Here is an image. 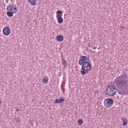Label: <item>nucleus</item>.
<instances>
[{"label": "nucleus", "instance_id": "1", "mask_svg": "<svg viewBox=\"0 0 128 128\" xmlns=\"http://www.w3.org/2000/svg\"><path fill=\"white\" fill-rule=\"evenodd\" d=\"M114 82L118 88V94H128V78L126 74H121L114 80Z\"/></svg>", "mask_w": 128, "mask_h": 128}, {"label": "nucleus", "instance_id": "2", "mask_svg": "<svg viewBox=\"0 0 128 128\" xmlns=\"http://www.w3.org/2000/svg\"><path fill=\"white\" fill-rule=\"evenodd\" d=\"M105 92L107 96H116V92H118V89L114 85H108L106 86Z\"/></svg>", "mask_w": 128, "mask_h": 128}, {"label": "nucleus", "instance_id": "3", "mask_svg": "<svg viewBox=\"0 0 128 128\" xmlns=\"http://www.w3.org/2000/svg\"><path fill=\"white\" fill-rule=\"evenodd\" d=\"M6 10L8 16L12 18V16H14V14L18 12V8L16 6L10 4L6 7Z\"/></svg>", "mask_w": 128, "mask_h": 128}, {"label": "nucleus", "instance_id": "4", "mask_svg": "<svg viewBox=\"0 0 128 128\" xmlns=\"http://www.w3.org/2000/svg\"><path fill=\"white\" fill-rule=\"evenodd\" d=\"M81 74L83 76H84V74H86L88 72H90V70H92V62H90L88 63L82 64L81 68Z\"/></svg>", "mask_w": 128, "mask_h": 128}, {"label": "nucleus", "instance_id": "5", "mask_svg": "<svg viewBox=\"0 0 128 128\" xmlns=\"http://www.w3.org/2000/svg\"><path fill=\"white\" fill-rule=\"evenodd\" d=\"M114 104V100L110 98H106L104 100V105L106 108H112Z\"/></svg>", "mask_w": 128, "mask_h": 128}, {"label": "nucleus", "instance_id": "6", "mask_svg": "<svg viewBox=\"0 0 128 128\" xmlns=\"http://www.w3.org/2000/svg\"><path fill=\"white\" fill-rule=\"evenodd\" d=\"M90 62V58L86 56H82L79 60L78 64L80 66H82V64H88Z\"/></svg>", "mask_w": 128, "mask_h": 128}, {"label": "nucleus", "instance_id": "7", "mask_svg": "<svg viewBox=\"0 0 128 128\" xmlns=\"http://www.w3.org/2000/svg\"><path fill=\"white\" fill-rule=\"evenodd\" d=\"M56 14L58 24H62L64 22V18H62V12H60V10H57Z\"/></svg>", "mask_w": 128, "mask_h": 128}, {"label": "nucleus", "instance_id": "8", "mask_svg": "<svg viewBox=\"0 0 128 128\" xmlns=\"http://www.w3.org/2000/svg\"><path fill=\"white\" fill-rule=\"evenodd\" d=\"M10 28L8 26H5L2 30V34L4 36H8L10 34Z\"/></svg>", "mask_w": 128, "mask_h": 128}, {"label": "nucleus", "instance_id": "9", "mask_svg": "<svg viewBox=\"0 0 128 128\" xmlns=\"http://www.w3.org/2000/svg\"><path fill=\"white\" fill-rule=\"evenodd\" d=\"M64 102V98L60 97V99H56L54 101V104H60V102Z\"/></svg>", "mask_w": 128, "mask_h": 128}, {"label": "nucleus", "instance_id": "10", "mask_svg": "<svg viewBox=\"0 0 128 128\" xmlns=\"http://www.w3.org/2000/svg\"><path fill=\"white\" fill-rule=\"evenodd\" d=\"M57 42H62L64 40V36L62 35H58L56 36Z\"/></svg>", "mask_w": 128, "mask_h": 128}, {"label": "nucleus", "instance_id": "11", "mask_svg": "<svg viewBox=\"0 0 128 128\" xmlns=\"http://www.w3.org/2000/svg\"><path fill=\"white\" fill-rule=\"evenodd\" d=\"M123 122V124H122V126H126L128 124V119L126 118H121Z\"/></svg>", "mask_w": 128, "mask_h": 128}, {"label": "nucleus", "instance_id": "12", "mask_svg": "<svg viewBox=\"0 0 128 128\" xmlns=\"http://www.w3.org/2000/svg\"><path fill=\"white\" fill-rule=\"evenodd\" d=\"M28 2L32 6H36L38 4V0H28Z\"/></svg>", "mask_w": 128, "mask_h": 128}, {"label": "nucleus", "instance_id": "13", "mask_svg": "<svg viewBox=\"0 0 128 128\" xmlns=\"http://www.w3.org/2000/svg\"><path fill=\"white\" fill-rule=\"evenodd\" d=\"M42 82L43 84H48V77H46V78H43L42 80Z\"/></svg>", "mask_w": 128, "mask_h": 128}, {"label": "nucleus", "instance_id": "14", "mask_svg": "<svg viewBox=\"0 0 128 128\" xmlns=\"http://www.w3.org/2000/svg\"><path fill=\"white\" fill-rule=\"evenodd\" d=\"M78 124L79 126H82L84 124V120L82 119L78 120Z\"/></svg>", "mask_w": 128, "mask_h": 128}, {"label": "nucleus", "instance_id": "15", "mask_svg": "<svg viewBox=\"0 0 128 128\" xmlns=\"http://www.w3.org/2000/svg\"><path fill=\"white\" fill-rule=\"evenodd\" d=\"M62 64L63 66H64L66 67V66H68V64H66V60H62Z\"/></svg>", "mask_w": 128, "mask_h": 128}, {"label": "nucleus", "instance_id": "16", "mask_svg": "<svg viewBox=\"0 0 128 128\" xmlns=\"http://www.w3.org/2000/svg\"><path fill=\"white\" fill-rule=\"evenodd\" d=\"M92 50H96V46H92Z\"/></svg>", "mask_w": 128, "mask_h": 128}, {"label": "nucleus", "instance_id": "17", "mask_svg": "<svg viewBox=\"0 0 128 128\" xmlns=\"http://www.w3.org/2000/svg\"><path fill=\"white\" fill-rule=\"evenodd\" d=\"M95 94H98V91L96 90L94 92Z\"/></svg>", "mask_w": 128, "mask_h": 128}, {"label": "nucleus", "instance_id": "18", "mask_svg": "<svg viewBox=\"0 0 128 128\" xmlns=\"http://www.w3.org/2000/svg\"><path fill=\"white\" fill-rule=\"evenodd\" d=\"M120 28H121V30H122V28H124V26H120Z\"/></svg>", "mask_w": 128, "mask_h": 128}, {"label": "nucleus", "instance_id": "19", "mask_svg": "<svg viewBox=\"0 0 128 128\" xmlns=\"http://www.w3.org/2000/svg\"><path fill=\"white\" fill-rule=\"evenodd\" d=\"M20 109L18 108V109H16V112H20Z\"/></svg>", "mask_w": 128, "mask_h": 128}, {"label": "nucleus", "instance_id": "20", "mask_svg": "<svg viewBox=\"0 0 128 128\" xmlns=\"http://www.w3.org/2000/svg\"><path fill=\"white\" fill-rule=\"evenodd\" d=\"M0 104H2V100H0Z\"/></svg>", "mask_w": 128, "mask_h": 128}, {"label": "nucleus", "instance_id": "21", "mask_svg": "<svg viewBox=\"0 0 128 128\" xmlns=\"http://www.w3.org/2000/svg\"><path fill=\"white\" fill-rule=\"evenodd\" d=\"M18 118V120H20V118Z\"/></svg>", "mask_w": 128, "mask_h": 128}, {"label": "nucleus", "instance_id": "22", "mask_svg": "<svg viewBox=\"0 0 128 128\" xmlns=\"http://www.w3.org/2000/svg\"><path fill=\"white\" fill-rule=\"evenodd\" d=\"M64 16H66V14H64Z\"/></svg>", "mask_w": 128, "mask_h": 128}]
</instances>
